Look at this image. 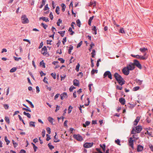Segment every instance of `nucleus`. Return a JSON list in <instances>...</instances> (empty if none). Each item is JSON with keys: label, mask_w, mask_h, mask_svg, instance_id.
Here are the masks:
<instances>
[{"label": "nucleus", "mask_w": 153, "mask_h": 153, "mask_svg": "<svg viewBox=\"0 0 153 153\" xmlns=\"http://www.w3.org/2000/svg\"><path fill=\"white\" fill-rule=\"evenodd\" d=\"M114 76L115 79L120 85L122 86L125 84V81L124 79L118 73H115L114 75Z\"/></svg>", "instance_id": "f257e3e1"}, {"label": "nucleus", "mask_w": 153, "mask_h": 153, "mask_svg": "<svg viewBox=\"0 0 153 153\" xmlns=\"http://www.w3.org/2000/svg\"><path fill=\"white\" fill-rule=\"evenodd\" d=\"M131 56L134 58L140 60H146L147 58V57H144L143 56L140 55H134L133 54H131Z\"/></svg>", "instance_id": "f03ea898"}, {"label": "nucleus", "mask_w": 153, "mask_h": 153, "mask_svg": "<svg viewBox=\"0 0 153 153\" xmlns=\"http://www.w3.org/2000/svg\"><path fill=\"white\" fill-rule=\"evenodd\" d=\"M22 20V23L23 24L28 23L29 22V20L26 16L25 15H22L21 17Z\"/></svg>", "instance_id": "7ed1b4c3"}, {"label": "nucleus", "mask_w": 153, "mask_h": 153, "mask_svg": "<svg viewBox=\"0 0 153 153\" xmlns=\"http://www.w3.org/2000/svg\"><path fill=\"white\" fill-rule=\"evenodd\" d=\"M107 76L110 79H112V74L111 72L109 71H105L103 74L104 78H105Z\"/></svg>", "instance_id": "20e7f679"}, {"label": "nucleus", "mask_w": 153, "mask_h": 153, "mask_svg": "<svg viewBox=\"0 0 153 153\" xmlns=\"http://www.w3.org/2000/svg\"><path fill=\"white\" fill-rule=\"evenodd\" d=\"M134 64L138 68L140 69H142V67L140 62L137 59H135L134 60Z\"/></svg>", "instance_id": "39448f33"}, {"label": "nucleus", "mask_w": 153, "mask_h": 153, "mask_svg": "<svg viewBox=\"0 0 153 153\" xmlns=\"http://www.w3.org/2000/svg\"><path fill=\"white\" fill-rule=\"evenodd\" d=\"M128 68L127 67H125L123 68L122 70L123 74L126 76L128 75L129 73V71Z\"/></svg>", "instance_id": "423d86ee"}, {"label": "nucleus", "mask_w": 153, "mask_h": 153, "mask_svg": "<svg viewBox=\"0 0 153 153\" xmlns=\"http://www.w3.org/2000/svg\"><path fill=\"white\" fill-rule=\"evenodd\" d=\"M73 137L79 141H82L83 140L82 137L79 134H74L73 136Z\"/></svg>", "instance_id": "0eeeda50"}, {"label": "nucleus", "mask_w": 153, "mask_h": 153, "mask_svg": "<svg viewBox=\"0 0 153 153\" xmlns=\"http://www.w3.org/2000/svg\"><path fill=\"white\" fill-rule=\"evenodd\" d=\"M42 53L44 55H46L48 53V56H49L48 53L47 52V50L46 47L45 46H44L42 49Z\"/></svg>", "instance_id": "6e6552de"}, {"label": "nucleus", "mask_w": 153, "mask_h": 153, "mask_svg": "<svg viewBox=\"0 0 153 153\" xmlns=\"http://www.w3.org/2000/svg\"><path fill=\"white\" fill-rule=\"evenodd\" d=\"M93 143H86L83 145L85 148H89L91 147L93 145Z\"/></svg>", "instance_id": "1a4fd4ad"}, {"label": "nucleus", "mask_w": 153, "mask_h": 153, "mask_svg": "<svg viewBox=\"0 0 153 153\" xmlns=\"http://www.w3.org/2000/svg\"><path fill=\"white\" fill-rule=\"evenodd\" d=\"M136 130L135 131L137 133H138L140 132L142 129V128L141 126L138 125V126H136L135 127Z\"/></svg>", "instance_id": "9d476101"}, {"label": "nucleus", "mask_w": 153, "mask_h": 153, "mask_svg": "<svg viewBox=\"0 0 153 153\" xmlns=\"http://www.w3.org/2000/svg\"><path fill=\"white\" fill-rule=\"evenodd\" d=\"M143 149V146L140 145H138L137 146V151L138 152H142Z\"/></svg>", "instance_id": "9b49d317"}, {"label": "nucleus", "mask_w": 153, "mask_h": 153, "mask_svg": "<svg viewBox=\"0 0 153 153\" xmlns=\"http://www.w3.org/2000/svg\"><path fill=\"white\" fill-rule=\"evenodd\" d=\"M68 97L67 94L66 92H63L60 95L61 99L62 100H63L65 98H66Z\"/></svg>", "instance_id": "f8f14e48"}, {"label": "nucleus", "mask_w": 153, "mask_h": 153, "mask_svg": "<svg viewBox=\"0 0 153 153\" xmlns=\"http://www.w3.org/2000/svg\"><path fill=\"white\" fill-rule=\"evenodd\" d=\"M119 101L122 105H124L125 104V100L123 97H121L119 99Z\"/></svg>", "instance_id": "ddd939ff"}, {"label": "nucleus", "mask_w": 153, "mask_h": 153, "mask_svg": "<svg viewBox=\"0 0 153 153\" xmlns=\"http://www.w3.org/2000/svg\"><path fill=\"white\" fill-rule=\"evenodd\" d=\"M136 104H130L129 103H128L127 105H126L125 106H127V107H128L129 108L132 109L135 106V105H136Z\"/></svg>", "instance_id": "4468645a"}, {"label": "nucleus", "mask_w": 153, "mask_h": 153, "mask_svg": "<svg viewBox=\"0 0 153 153\" xmlns=\"http://www.w3.org/2000/svg\"><path fill=\"white\" fill-rule=\"evenodd\" d=\"M127 67H128V69L129 71H132L135 68V66L134 65H131L129 64L128 66H127Z\"/></svg>", "instance_id": "2eb2a0df"}, {"label": "nucleus", "mask_w": 153, "mask_h": 153, "mask_svg": "<svg viewBox=\"0 0 153 153\" xmlns=\"http://www.w3.org/2000/svg\"><path fill=\"white\" fill-rule=\"evenodd\" d=\"M73 85L75 86H79V83L78 80L75 79L73 81Z\"/></svg>", "instance_id": "dca6fc26"}, {"label": "nucleus", "mask_w": 153, "mask_h": 153, "mask_svg": "<svg viewBox=\"0 0 153 153\" xmlns=\"http://www.w3.org/2000/svg\"><path fill=\"white\" fill-rule=\"evenodd\" d=\"M100 147L102 149V150L105 152L106 149V145L105 143H103L102 145L100 144Z\"/></svg>", "instance_id": "f3484780"}, {"label": "nucleus", "mask_w": 153, "mask_h": 153, "mask_svg": "<svg viewBox=\"0 0 153 153\" xmlns=\"http://www.w3.org/2000/svg\"><path fill=\"white\" fill-rule=\"evenodd\" d=\"M140 120V118L139 117H137L136 118V119L134 120V125L135 126H136L138 123L139 122Z\"/></svg>", "instance_id": "a211bd4d"}, {"label": "nucleus", "mask_w": 153, "mask_h": 153, "mask_svg": "<svg viewBox=\"0 0 153 153\" xmlns=\"http://www.w3.org/2000/svg\"><path fill=\"white\" fill-rule=\"evenodd\" d=\"M39 20L42 19L43 21H45L46 22H48L49 21L48 18V17H41L39 18Z\"/></svg>", "instance_id": "6ab92c4d"}, {"label": "nucleus", "mask_w": 153, "mask_h": 153, "mask_svg": "<svg viewBox=\"0 0 153 153\" xmlns=\"http://www.w3.org/2000/svg\"><path fill=\"white\" fill-rule=\"evenodd\" d=\"M139 50L142 53H144L146 51H147L148 49L147 48H145V47H144V48H140V49Z\"/></svg>", "instance_id": "aec40b11"}, {"label": "nucleus", "mask_w": 153, "mask_h": 153, "mask_svg": "<svg viewBox=\"0 0 153 153\" xmlns=\"http://www.w3.org/2000/svg\"><path fill=\"white\" fill-rule=\"evenodd\" d=\"M90 123V122L89 121H86L85 122V124H83V126L84 127L86 128L87 126H88Z\"/></svg>", "instance_id": "412c9836"}, {"label": "nucleus", "mask_w": 153, "mask_h": 153, "mask_svg": "<svg viewBox=\"0 0 153 153\" xmlns=\"http://www.w3.org/2000/svg\"><path fill=\"white\" fill-rule=\"evenodd\" d=\"M35 122L30 121L29 123V126L30 127H35Z\"/></svg>", "instance_id": "4be33fe9"}, {"label": "nucleus", "mask_w": 153, "mask_h": 153, "mask_svg": "<svg viewBox=\"0 0 153 153\" xmlns=\"http://www.w3.org/2000/svg\"><path fill=\"white\" fill-rule=\"evenodd\" d=\"M23 114L24 115L26 116L28 118H31V115L29 113H27L25 111H24Z\"/></svg>", "instance_id": "5701e85b"}, {"label": "nucleus", "mask_w": 153, "mask_h": 153, "mask_svg": "<svg viewBox=\"0 0 153 153\" xmlns=\"http://www.w3.org/2000/svg\"><path fill=\"white\" fill-rule=\"evenodd\" d=\"M39 64L40 66H42L43 68H45V64L43 60L40 62Z\"/></svg>", "instance_id": "b1692460"}, {"label": "nucleus", "mask_w": 153, "mask_h": 153, "mask_svg": "<svg viewBox=\"0 0 153 153\" xmlns=\"http://www.w3.org/2000/svg\"><path fill=\"white\" fill-rule=\"evenodd\" d=\"M61 6L62 7V12H64L65 11V8H66V6L65 4L64 3H62L61 4Z\"/></svg>", "instance_id": "393cba45"}, {"label": "nucleus", "mask_w": 153, "mask_h": 153, "mask_svg": "<svg viewBox=\"0 0 153 153\" xmlns=\"http://www.w3.org/2000/svg\"><path fill=\"white\" fill-rule=\"evenodd\" d=\"M69 32H70V34L71 35H72L74 34V32L72 30V28L71 27H70L68 30Z\"/></svg>", "instance_id": "a878e982"}, {"label": "nucleus", "mask_w": 153, "mask_h": 153, "mask_svg": "<svg viewBox=\"0 0 153 153\" xmlns=\"http://www.w3.org/2000/svg\"><path fill=\"white\" fill-rule=\"evenodd\" d=\"M96 52L95 51L94 49H93L92 50V52L91 53V57L92 58H94L95 56L96 55Z\"/></svg>", "instance_id": "bb28decb"}, {"label": "nucleus", "mask_w": 153, "mask_h": 153, "mask_svg": "<svg viewBox=\"0 0 153 153\" xmlns=\"http://www.w3.org/2000/svg\"><path fill=\"white\" fill-rule=\"evenodd\" d=\"M76 23L77 25L79 27H80L81 25V22L79 19H78L76 21Z\"/></svg>", "instance_id": "cd10ccee"}, {"label": "nucleus", "mask_w": 153, "mask_h": 153, "mask_svg": "<svg viewBox=\"0 0 153 153\" xmlns=\"http://www.w3.org/2000/svg\"><path fill=\"white\" fill-rule=\"evenodd\" d=\"M48 145L50 149L51 150H52L54 148V146H53L51 145V143H49Z\"/></svg>", "instance_id": "c85d7f7f"}, {"label": "nucleus", "mask_w": 153, "mask_h": 153, "mask_svg": "<svg viewBox=\"0 0 153 153\" xmlns=\"http://www.w3.org/2000/svg\"><path fill=\"white\" fill-rule=\"evenodd\" d=\"M73 109V107L71 105H69L68 107V114L70 113L71 111Z\"/></svg>", "instance_id": "c756f323"}, {"label": "nucleus", "mask_w": 153, "mask_h": 153, "mask_svg": "<svg viewBox=\"0 0 153 153\" xmlns=\"http://www.w3.org/2000/svg\"><path fill=\"white\" fill-rule=\"evenodd\" d=\"M80 64L79 63H78L77 65L76 66L75 70L77 72H78L79 70V68L80 67Z\"/></svg>", "instance_id": "7c9ffc66"}, {"label": "nucleus", "mask_w": 153, "mask_h": 153, "mask_svg": "<svg viewBox=\"0 0 153 153\" xmlns=\"http://www.w3.org/2000/svg\"><path fill=\"white\" fill-rule=\"evenodd\" d=\"M98 72L97 70H95L94 69H93L91 72V75L94 74L95 73H97Z\"/></svg>", "instance_id": "2f4dec72"}, {"label": "nucleus", "mask_w": 153, "mask_h": 153, "mask_svg": "<svg viewBox=\"0 0 153 153\" xmlns=\"http://www.w3.org/2000/svg\"><path fill=\"white\" fill-rule=\"evenodd\" d=\"M40 25L42 26L44 29H46L47 27H48V26L46 24H45L43 23H42L41 25Z\"/></svg>", "instance_id": "473e14b6"}, {"label": "nucleus", "mask_w": 153, "mask_h": 153, "mask_svg": "<svg viewBox=\"0 0 153 153\" xmlns=\"http://www.w3.org/2000/svg\"><path fill=\"white\" fill-rule=\"evenodd\" d=\"M4 140L6 142V144L7 145H8L10 143V141L9 140H8L7 139V136H5L4 137Z\"/></svg>", "instance_id": "72a5a7b5"}, {"label": "nucleus", "mask_w": 153, "mask_h": 153, "mask_svg": "<svg viewBox=\"0 0 153 153\" xmlns=\"http://www.w3.org/2000/svg\"><path fill=\"white\" fill-rule=\"evenodd\" d=\"M16 67H13L11 68L10 71V73H13L15 72L16 70Z\"/></svg>", "instance_id": "f704fd0d"}, {"label": "nucleus", "mask_w": 153, "mask_h": 153, "mask_svg": "<svg viewBox=\"0 0 153 153\" xmlns=\"http://www.w3.org/2000/svg\"><path fill=\"white\" fill-rule=\"evenodd\" d=\"M59 6H57L56 7V9L55 10L57 14H59Z\"/></svg>", "instance_id": "c9c22d12"}, {"label": "nucleus", "mask_w": 153, "mask_h": 153, "mask_svg": "<svg viewBox=\"0 0 153 153\" xmlns=\"http://www.w3.org/2000/svg\"><path fill=\"white\" fill-rule=\"evenodd\" d=\"M58 60L60 61L61 63H63L65 62V60L63 58H59L58 59Z\"/></svg>", "instance_id": "e433bc0d"}, {"label": "nucleus", "mask_w": 153, "mask_h": 153, "mask_svg": "<svg viewBox=\"0 0 153 153\" xmlns=\"http://www.w3.org/2000/svg\"><path fill=\"white\" fill-rule=\"evenodd\" d=\"M22 109L23 110H25L27 112H31V110L30 109V108H22Z\"/></svg>", "instance_id": "4c0bfd02"}, {"label": "nucleus", "mask_w": 153, "mask_h": 153, "mask_svg": "<svg viewBox=\"0 0 153 153\" xmlns=\"http://www.w3.org/2000/svg\"><path fill=\"white\" fill-rule=\"evenodd\" d=\"M48 119L50 123H51L52 124H53L52 121L53 120V119L52 117H48Z\"/></svg>", "instance_id": "58836bf2"}, {"label": "nucleus", "mask_w": 153, "mask_h": 153, "mask_svg": "<svg viewBox=\"0 0 153 153\" xmlns=\"http://www.w3.org/2000/svg\"><path fill=\"white\" fill-rule=\"evenodd\" d=\"M115 143L118 145H119L120 146L121 145V144H120V141L119 139H117L116 140H115Z\"/></svg>", "instance_id": "ea45409f"}, {"label": "nucleus", "mask_w": 153, "mask_h": 153, "mask_svg": "<svg viewBox=\"0 0 153 153\" xmlns=\"http://www.w3.org/2000/svg\"><path fill=\"white\" fill-rule=\"evenodd\" d=\"M76 88L73 85L71 86L69 88V90L70 92H71L73 91V90L75 89Z\"/></svg>", "instance_id": "a19ab883"}, {"label": "nucleus", "mask_w": 153, "mask_h": 153, "mask_svg": "<svg viewBox=\"0 0 153 153\" xmlns=\"http://www.w3.org/2000/svg\"><path fill=\"white\" fill-rule=\"evenodd\" d=\"M94 43L92 42L91 44L90 45V48L89 49V51H91V49L92 48L93 46H94Z\"/></svg>", "instance_id": "79ce46f5"}, {"label": "nucleus", "mask_w": 153, "mask_h": 153, "mask_svg": "<svg viewBox=\"0 0 153 153\" xmlns=\"http://www.w3.org/2000/svg\"><path fill=\"white\" fill-rule=\"evenodd\" d=\"M51 75L52 76L54 79H56V74L54 72V73H51Z\"/></svg>", "instance_id": "37998d69"}, {"label": "nucleus", "mask_w": 153, "mask_h": 153, "mask_svg": "<svg viewBox=\"0 0 153 153\" xmlns=\"http://www.w3.org/2000/svg\"><path fill=\"white\" fill-rule=\"evenodd\" d=\"M140 88L139 86H136L133 88V91H136L138 90Z\"/></svg>", "instance_id": "c03bdc74"}, {"label": "nucleus", "mask_w": 153, "mask_h": 153, "mask_svg": "<svg viewBox=\"0 0 153 153\" xmlns=\"http://www.w3.org/2000/svg\"><path fill=\"white\" fill-rule=\"evenodd\" d=\"M119 32V33H125L124 29L123 28H121L120 29Z\"/></svg>", "instance_id": "a18cd8bd"}, {"label": "nucleus", "mask_w": 153, "mask_h": 153, "mask_svg": "<svg viewBox=\"0 0 153 153\" xmlns=\"http://www.w3.org/2000/svg\"><path fill=\"white\" fill-rule=\"evenodd\" d=\"M5 120L6 121V122L8 123V124H9L10 123V119L8 117H6L5 118Z\"/></svg>", "instance_id": "49530a36"}, {"label": "nucleus", "mask_w": 153, "mask_h": 153, "mask_svg": "<svg viewBox=\"0 0 153 153\" xmlns=\"http://www.w3.org/2000/svg\"><path fill=\"white\" fill-rule=\"evenodd\" d=\"M12 143L13 145V146L15 148L18 145V143L15 142L13 140H12Z\"/></svg>", "instance_id": "de8ad7c7"}, {"label": "nucleus", "mask_w": 153, "mask_h": 153, "mask_svg": "<svg viewBox=\"0 0 153 153\" xmlns=\"http://www.w3.org/2000/svg\"><path fill=\"white\" fill-rule=\"evenodd\" d=\"M96 2L95 1H94V2H91L90 4H89V6H91L93 5L94 7L96 5Z\"/></svg>", "instance_id": "09e8293b"}, {"label": "nucleus", "mask_w": 153, "mask_h": 153, "mask_svg": "<svg viewBox=\"0 0 153 153\" xmlns=\"http://www.w3.org/2000/svg\"><path fill=\"white\" fill-rule=\"evenodd\" d=\"M151 133H152L151 132H149V131H148V130H147V131L145 133V134H146L148 135L150 137H152V136Z\"/></svg>", "instance_id": "8fccbe9b"}, {"label": "nucleus", "mask_w": 153, "mask_h": 153, "mask_svg": "<svg viewBox=\"0 0 153 153\" xmlns=\"http://www.w3.org/2000/svg\"><path fill=\"white\" fill-rule=\"evenodd\" d=\"M49 8L48 7V4H46L43 10H44L45 11L49 9Z\"/></svg>", "instance_id": "3c124183"}, {"label": "nucleus", "mask_w": 153, "mask_h": 153, "mask_svg": "<svg viewBox=\"0 0 153 153\" xmlns=\"http://www.w3.org/2000/svg\"><path fill=\"white\" fill-rule=\"evenodd\" d=\"M136 82L137 83H139V85H141L142 84V82H143V81L137 79Z\"/></svg>", "instance_id": "603ef678"}, {"label": "nucleus", "mask_w": 153, "mask_h": 153, "mask_svg": "<svg viewBox=\"0 0 153 153\" xmlns=\"http://www.w3.org/2000/svg\"><path fill=\"white\" fill-rule=\"evenodd\" d=\"M82 41H81L77 45V48H78L80 47L82 45Z\"/></svg>", "instance_id": "864d4df0"}, {"label": "nucleus", "mask_w": 153, "mask_h": 153, "mask_svg": "<svg viewBox=\"0 0 153 153\" xmlns=\"http://www.w3.org/2000/svg\"><path fill=\"white\" fill-rule=\"evenodd\" d=\"M47 138H46V140L47 141H49L50 139H51L50 137V136L48 134H46Z\"/></svg>", "instance_id": "5fc2aeb1"}, {"label": "nucleus", "mask_w": 153, "mask_h": 153, "mask_svg": "<svg viewBox=\"0 0 153 153\" xmlns=\"http://www.w3.org/2000/svg\"><path fill=\"white\" fill-rule=\"evenodd\" d=\"M46 130L48 133L49 134H50L51 133V128H50L48 127L46 128Z\"/></svg>", "instance_id": "6e6d98bb"}, {"label": "nucleus", "mask_w": 153, "mask_h": 153, "mask_svg": "<svg viewBox=\"0 0 153 153\" xmlns=\"http://www.w3.org/2000/svg\"><path fill=\"white\" fill-rule=\"evenodd\" d=\"M49 17L51 20H52L53 19V17L52 13V12H51L50 13V14H49Z\"/></svg>", "instance_id": "4d7b16f0"}, {"label": "nucleus", "mask_w": 153, "mask_h": 153, "mask_svg": "<svg viewBox=\"0 0 153 153\" xmlns=\"http://www.w3.org/2000/svg\"><path fill=\"white\" fill-rule=\"evenodd\" d=\"M42 135L43 137H44L45 134V131L44 129H43L42 132Z\"/></svg>", "instance_id": "13d9d810"}, {"label": "nucleus", "mask_w": 153, "mask_h": 153, "mask_svg": "<svg viewBox=\"0 0 153 153\" xmlns=\"http://www.w3.org/2000/svg\"><path fill=\"white\" fill-rule=\"evenodd\" d=\"M3 106L5 109H8L9 107V105L7 104H4Z\"/></svg>", "instance_id": "bf43d9fd"}, {"label": "nucleus", "mask_w": 153, "mask_h": 153, "mask_svg": "<svg viewBox=\"0 0 153 153\" xmlns=\"http://www.w3.org/2000/svg\"><path fill=\"white\" fill-rule=\"evenodd\" d=\"M33 147L34 152H36V151L37 149H38L37 147L35 145H34Z\"/></svg>", "instance_id": "052dcab7"}, {"label": "nucleus", "mask_w": 153, "mask_h": 153, "mask_svg": "<svg viewBox=\"0 0 153 153\" xmlns=\"http://www.w3.org/2000/svg\"><path fill=\"white\" fill-rule=\"evenodd\" d=\"M40 74V75L41 76H45L46 75V74L44 73L42 71H41L39 72Z\"/></svg>", "instance_id": "680f3d73"}, {"label": "nucleus", "mask_w": 153, "mask_h": 153, "mask_svg": "<svg viewBox=\"0 0 153 153\" xmlns=\"http://www.w3.org/2000/svg\"><path fill=\"white\" fill-rule=\"evenodd\" d=\"M91 67H93L94 65L93 62V60L92 58H91Z\"/></svg>", "instance_id": "e2e57ef3"}, {"label": "nucleus", "mask_w": 153, "mask_h": 153, "mask_svg": "<svg viewBox=\"0 0 153 153\" xmlns=\"http://www.w3.org/2000/svg\"><path fill=\"white\" fill-rule=\"evenodd\" d=\"M13 58L16 61H19V59H22L21 57H16L15 56H14Z\"/></svg>", "instance_id": "0e129e2a"}, {"label": "nucleus", "mask_w": 153, "mask_h": 153, "mask_svg": "<svg viewBox=\"0 0 153 153\" xmlns=\"http://www.w3.org/2000/svg\"><path fill=\"white\" fill-rule=\"evenodd\" d=\"M93 84H89L88 85V87L89 88V89L91 92V86Z\"/></svg>", "instance_id": "69168bd1"}, {"label": "nucleus", "mask_w": 153, "mask_h": 153, "mask_svg": "<svg viewBox=\"0 0 153 153\" xmlns=\"http://www.w3.org/2000/svg\"><path fill=\"white\" fill-rule=\"evenodd\" d=\"M75 22H72L71 23V27H72V28H73V29H74V25H75Z\"/></svg>", "instance_id": "338daca9"}, {"label": "nucleus", "mask_w": 153, "mask_h": 153, "mask_svg": "<svg viewBox=\"0 0 153 153\" xmlns=\"http://www.w3.org/2000/svg\"><path fill=\"white\" fill-rule=\"evenodd\" d=\"M43 45V42H42L40 44V45H39V46L38 47V48L39 49H40L42 47Z\"/></svg>", "instance_id": "774afa93"}]
</instances>
